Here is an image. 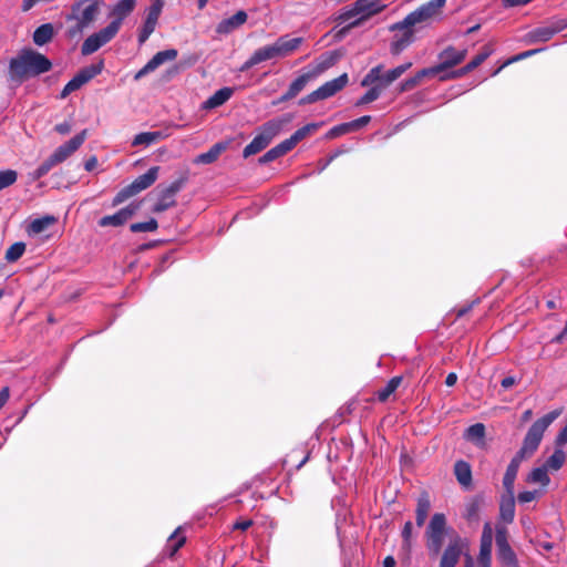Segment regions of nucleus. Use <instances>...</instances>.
<instances>
[{
    "label": "nucleus",
    "instance_id": "f257e3e1",
    "mask_svg": "<svg viewBox=\"0 0 567 567\" xmlns=\"http://www.w3.org/2000/svg\"><path fill=\"white\" fill-rule=\"evenodd\" d=\"M424 538L430 556L436 557L442 551L439 567H455L467 548L466 540L447 525L443 513L433 514L426 526Z\"/></svg>",
    "mask_w": 567,
    "mask_h": 567
},
{
    "label": "nucleus",
    "instance_id": "f03ea898",
    "mask_svg": "<svg viewBox=\"0 0 567 567\" xmlns=\"http://www.w3.org/2000/svg\"><path fill=\"white\" fill-rule=\"evenodd\" d=\"M561 410H554L544 416L536 420L530 427L528 429L520 449L516 452V454L511 460L506 472L507 474L517 476L518 468L520 463L530 457L538 449L545 431L549 427V425L560 415Z\"/></svg>",
    "mask_w": 567,
    "mask_h": 567
},
{
    "label": "nucleus",
    "instance_id": "7ed1b4c3",
    "mask_svg": "<svg viewBox=\"0 0 567 567\" xmlns=\"http://www.w3.org/2000/svg\"><path fill=\"white\" fill-rule=\"evenodd\" d=\"M35 72V52L31 49H23L11 59L9 64V80L12 84L19 85Z\"/></svg>",
    "mask_w": 567,
    "mask_h": 567
},
{
    "label": "nucleus",
    "instance_id": "20e7f679",
    "mask_svg": "<svg viewBox=\"0 0 567 567\" xmlns=\"http://www.w3.org/2000/svg\"><path fill=\"white\" fill-rule=\"evenodd\" d=\"M159 167L153 166L146 173L136 177L131 184L123 187L113 198L112 206L116 207L126 199L135 196L136 194L143 192L151 187L158 177Z\"/></svg>",
    "mask_w": 567,
    "mask_h": 567
},
{
    "label": "nucleus",
    "instance_id": "39448f33",
    "mask_svg": "<svg viewBox=\"0 0 567 567\" xmlns=\"http://www.w3.org/2000/svg\"><path fill=\"white\" fill-rule=\"evenodd\" d=\"M567 28V19L553 17L524 35L526 44L545 43Z\"/></svg>",
    "mask_w": 567,
    "mask_h": 567
},
{
    "label": "nucleus",
    "instance_id": "423d86ee",
    "mask_svg": "<svg viewBox=\"0 0 567 567\" xmlns=\"http://www.w3.org/2000/svg\"><path fill=\"white\" fill-rule=\"evenodd\" d=\"M446 0H430L405 17V25L430 24L442 16Z\"/></svg>",
    "mask_w": 567,
    "mask_h": 567
},
{
    "label": "nucleus",
    "instance_id": "0eeeda50",
    "mask_svg": "<svg viewBox=\"0 0 567 567\" xmlns=\"http://www.w3.org/2000/svg\"><path fill=\"white\" fill-rule=\"evenodd\" d=\"M282 127V122L278 120H271L266 122L261 126V131L259 134H257L252 141L246 145V147L243 151L244 158H248L251 155H255L262 150H265L272 138L279 134L280 130Z\"/></svg>",
    "mask_w": 567,
    "mask_h": 567
},
{
    "label": "nucleus",
    "instance_id": "6e6552de",
    "mask_svg": "<svg viewBox=\"0 0 567 567\" xmlns=\"http://www.w3.org/2000/svg\"><path fill=\"white\" fill-rule=\"evenodd\" d=\"M412 66V62H406L404 64L398 65L396 68L389 70L384 74H382L383 65L378 64L373 66L362 79L361 85L368 86L374 83H379L381 87L384 90L389 85H391L394 81H396L403 73H405Z\"/></svg>",
    "mask_w": 567,
    "mask_h": 567
},
{
    "label": "nucleus",
    "instance_id": "1a4fd4ad",
    "mask_svg": "<svg viewBox=\"0 0 567 567\" xmlns=\"http://www.w3.org/2000/svg\"><path fill=\"white\" fill-rule=\"evenodd\" d=\"M391 32H396L390 43V53L399 55L415 41V30L413 25H405V18L389 27Z\"/></svg>",
    "mask_w": 567,
    "mask_h": 567
},
{
    "label": "nucleus",
    "instance_id": "9d476101",
    "mask_svg": "<svg viewBox=\"0 0 567 567\" xmlns=\"http://www.w3.org/2000/svg\"><path fill=\"white\" fill-rule=\"evenodd\" d=\"M349 78L347 73L339 75L338 78L330 80L322 84L317 90L305 95L299 100L300 105L311 104L317 101L326 100L333 96L336 93L341 91L348 84Z\"/></svg>",
    "mask_w": 567,
    "mask_h": 567
},
{
    "label": "nucleus",
    "instance_id": "9b49d317",
    "mask_svg": "<svg viewBox=\"0 0 567 567\" xmlns=\"http://www.w3.org/2000/svg\"><path fill=\"white\" fill-rule=\"evenodd\" d=\"M100 13V2L97 0H80L72 4L71 13L66 16V21H79L82 25L89 27L93 23Z\"/></svg>",
    "mask_w": 567,
    "mask_h": 567
},
{
    "label": "nucleus",
    "instance_id": "f8f14e48",
    "mask_svg": "<svg viewBox=\"0 0 567 567\" xmlns=\"http://www.w3.org/2000/svg\"><path fill=\"white\" fill-rule=\"evenodd\" d=\"M495 540L498 560L506 567H517L518 561L516 554L508 543V533L506 527L496 528Z\"/></svg>",
    "mask_w": 567,
    "mask_h": 567
},
{
    "label": "nucleus",
    "instance_id": "ddd939ff",
    "mask_svg": "<svg viewBox=\"0 0 567 567\" xmlns=\"http://www.w3.org/2000/svg\"><path fill=\"white\" fill-rule=\"evenodd\" d=\"M116 34L117 32L115 31V24L106 25L99 32L91 34L84 40L81 47V53L83 55H90L96 52L100 48L110 42Z\"/></svg>",
    "mask_w": 567,
    "mask_h": 567
},
{
    "label": "nucleus",
    "instance_id": "4468645a",
    "mask_svg": "<svg viewBox=\"0 0 567 567\" xmlns=\"http://www.w3.org/2000/svg\"><path fill=\"white\" fill-rule=\"evenodd\" d=\"M62 235L58 218L53 215H45L38 218V245L52 239H58Z\"/></svg>",
    "mask_w": 567,
    "mask_h": 567
},
{
    "label": "nucleus",
    "instance_id": "2eb2a0df",
    "mask_svg": "<svg viewBox=\"0 0 567 567\" xmlns=\"http://www.w3.org/2000/svg\"><path fill=\"white\" fill-rule=\"evenodd\" d=\"M355 2L357 11H360L362 16L340 30V34H344L350 29L359 27L363 21L368 20L374 14L382 12L385 8L384 4H380L379 0H357Z\"/></svg>",
    "mask_w": 567,
    "mask_h": 567
},
{
    "label": "nucleus",
    "instance_id": "dca6fc26",
    "mask_svg": "<svg viewBox=\"0 0 567 567\" xmlns=\"http://www.w3.org/2000/svg\"><path fill=\"white\" fill-rule=\"evenodd\" d=\"M467 54L466 49L457 50L453 45L446 47L443 51H441L437 55L439 59V68L444 73L449 69H452L458 64H461Z\"/></svg>",
    "mask_w": 567,
    "mask_h": 567
},
{
    "label": "nucleus",
    "instance_id": "f3484780",
    "mask_svg": "<svg viewBox=\"0 0 567 567\" xmlns=\"http://www.w3.org/2000/svg\"><path fill=\"white\" fill-rule=\"evenodd\" d=\"M178 55V52L176 49H167L164 51L157 52L141 70H138L135 75L134 80L138 81L148 73L155 71L158 66H161L163 63L167 61H174Z\"/></svg>",
    "mask_w": 567,
    "mask_h": 567
},
{
    "label": "nucleus",
    "instance_id": "a211bd4d",
    "mask_svg": "<svg viewBox=\"0 0 567 567\" xmlns=\"http://www.w3.org/2000/svg\"><path fill=\"white\" fill-rule=\"evenodd\" d=\"M87 137V130H82L79 134L73 136L70 141L60 145L54 151V159L60 161V163L64 162L68 157H70L74 152H76L84 141Z\"/></svg>",
    "mask_w": 567,
    "mask_h": 567
},
{
    "label": "nucleus",
    "instance_id": "6ab92c4d",
    "mask_svg": "<svg viewBox=\"0 0 567 567\" xmlns=\"http://www.w3.org/2000/svg\"><path fill=\"white\" fill-rule=\"evenodd\" d=\"M136 210H137V206L131 204V205H128V206L117 210L113 215L103 216L99 220V225L101 227H109V226L118 227V226H123L124 224L127 223V220H130L134 216Z\"/></svg>",
    "mask_w": 567,
    "mask_h": 567
},
{
    "label": "nucleus",
    "instance_id": "aec40b11",
    "mask_svg": "<svg viewBox=\"0 0 567 567\" xmlns=\"http://www.w3.org/2000/svg\"><path fill=\"white\" fill-rule=\"evenodd\" d=\"M493 543V530L489 523H485L483 527L478 563L481 567H491V554Z\"/></svg>",
    "mask_w": 567,
    "mask_h": 567
},
{
    "label": "nucleus",
    "instance_id": "412c9836",
    "mask_svg": "<svg viewBox=\"0 0 567 567\" xmlns=\"http://www.w3.org/2000/svg\"><path fill=\"white\" fill-rule=\"evenodd\" d=\"M135 6V0H118L111 11L114 19L109 25L115 24V31L118 32L123 20L134 11Z\"/></svg>",
    "mask_w": 567,
    "mask_h": 567
},
{
    "label": "nucleus",
    "instance_id": "4be33fe9",
    "mask_svg": "<svg viewBox=\"0 0 567 567\" xmlns=\"http://www.w3.org/2000/svg\"><path fill=\"white\" fill-rule=\"evenodd\" d=\"M454 475L463 489L470 491L473 487L472 467L468 462L458 460L454 464Z\"/></svg>",
    "mask_w": 567,
    "mask_h": 567
},
{
    "label": "nucleus",
    "instance_id": "5701e85b",
    "mask_svg": "<svg viewBox=\"0 0 567 567\" xmlns=\"http://www.w3.org/2000/svg\"><path fill=\"white\" fill-rule=\"evenodd\" d=\"M248 19L246 11L239 10L230 18L221 20L216 28L217 33L227 34L243 25Z\"/></svg>",
    "mask_w": 567,
    "mask_h": 567
},
{
    "label": "nucleus",
    "instance_id": "b1692460",
    "mask_svg": "<svg viewBox=\"0 0 567 567\" xmlns=\"http://www.w3.org/2000/svg\"><path fill=\"white\" fill-rule=\"evenodd\" d=\"M302 41V38H289L288 35L278 38L277 41L272 44L276 56H286L290 54L299 48Z\"/></svg>",
    "mask_w": 567,
    "mask_h": 567
},
{
    "label": "nucleus",
    "instance_id": "393cba45",
    "mask_svg": "<svg viewBox=\"0 0 567 567\" xmlns=\"http://www.w3.org/2000/svg\"><path fill=\"white\" fill-rule=\"evenodd\" d=\"M315 76L313 73H305L299 75L290 85L288 91L282 94L274 104L282 103L296 97L307 85V83Z\"/></svg>",
    "mask_w": 567,
    "mask_h": 567
},
{
    "label": "nucleus",
    "instance_id": "a878e982",
    "mask_svg": "<svg viewBox=\"0 0 567 567\" xmlns=\"http://www.w3.org/2000/svg\"><path fill=\"white\" fill-rule=\"evenodd\" d=\"M228 142H218L214 144L207 152L199 154L194 159L196 164H212L218 159L220 154L228 148Z\"/></svg>",
    "mask_w": 567,
    "mask_h": 567
},
{
    "label": "nucleus",
    "instance_id": "bb28decb",
    "mask_svg": "<svg viewBox=\"0 0 567 567\" xmlns=\"http://www.w3.org/2000/svg\"><path fill=\"white\" fill-rule=\"evenodd\" d=\"M233 93L234 89L227 86L217 90L204 102L203 109L213 110L225 104L231 97Z\"/></svg>",
    "mask_w": 567,
    "mask_h": 567
},
{
    "label": "nucleus",
    "instance_id": "cd10ccee",
    "mask_svg": "<svg viewBox=\"0 0 567 567\" xmlns=\"http://www.w3.org/2000/svg\"><path fill=\"white\" fill-rule=\"evenodd\" d=\"M486 427L483 423H475L464 432V439L478 447L485 445Z\"/></svg>",
    "mask_w": 567,
    "mask_h": 567
},
{
    "label": "nucleus",
    "instance_id": "c85d7f7f",
    "mask_svg": "<svg viewBox=\"0 0 567 567\" xmlns=\"http://www.w3.org/2000/svg\"><path fill=\"white\" fill-rule=\"evenodd\" d=\"M291 150H292V147L290 146L288 141L285 140L282 142H280L278 145H276L275 147L267 151L262 156H260L258 158V163L260 165L268 164V163L286 155Z\"/></svg>",
    "mask_w": 567,
    "mask_h": 567
},
{
    "label": "nucleus",
    "instance_id": "c756f323",
    "mask_svg": "<svg viewBox=\"0 0 567 567\" xmlns=\"http://www.w3.org/2000/svg\"><path fill=\"white\" fill-rule=\"evenodd\" d=\"M157 190V202L153 206L152 212L159 214L167 210L171 207L176 206V199L173 197L163 186H158Z\"/></svg>",
    "mask_w": 567,
    "mask_h": 567
},
{
    "label": "nucleus",
    "instance_id": "7c9ffc66",
    "mask_svg": "<svg viewBox=\"0 0 567 567\" xmlns=\"http://www.w3.org/2000/svg\"><path fill=\"white\" fill-rule=\"evenodd\" d=\"M431 509V502L427 493H422L416 501L415 522L419 527H422L429 516Z\"/></svg>",
    "mask_w": 567,
    "mask_h": 567
},
{
    "label": "nucleus",
    "instance_id": "2f4dec72",
    "mask_svg": "<svg viewBox=\"0 0 567 567\" xmlns=\"http://www.w3.org/2000/svg\"><path fill=\"white\" fill-rule=\"evenodd\" d=\"M483 502L484 497L482 495L473 496L465 505L463 517L470 523H477Z\"/></svg>",
    "mask_w": 567,
    "mask_h": 567
},
{
    "label": "nucleus",
    "instance_id": "473e14b6",
    "mask_svg": "<svg viewBox=\"0 0 567 567\" xmlns=\"http://www.w3.org/2000/svg\"><path fill=\"white\" fill-rule=\"evenodd\" d=\"M499 516L505 523H512L515 517V497L514 494H506L502 497L499 504Z\"/></svg>",
    "mask_w": 567,
    "mask_h": 567
},
{
    "label": "nucleus",
    "instance_id": "72a5a7b5",
    "mask_svg": "<svg viewBox=\"0 0 567 567\" xmlns=\"http://www.w3.org/2000/svg\"><path fill=\"white\" fill-rule=\"evenodd\" d=\"M167 137V134H165L162 131H153V132H143L137 135H135L132 145L138 146V145H151L153 143L159 142Z\"/></svg>",
    "mask_w": 567,
    "mask_h": 567
},
{
    "label": "nucleus",
    "instance_id": "f704fd0d",
    "mask_svg": "<svg viewBox=\"0 0 567 567\" xmlns=\"http://www.w3.org/2000/svg\"><path fill=\"white\" fill-rule=\"evenodd\" d=\"M103 69V61H100L96 64H91L89 66H85L81 69L74 76L78 79L80 84L83 86L89 81H91L93 78H95L97 74L102 72Z\"/></svg>",
    "mask_w": 567,
    "mask_h": 567
},
{
    "label": "nucleus",
    "instance_id": "c9c22d12",
    "mask_svg": "<svg viewBox=\"0 0 567 567\" xmlns=\"http://www.w3.org/2000/svg\"><path fill=\"white\" fill-rule=\"evenodd\" d=\"M320 127L318 123H309L300 128H298L289 138H286L292 148L306 138L308 135L315 133Z\"/></svg>",
    "mask_w": 567,
    "mask_h": 567
},
{
    "label": "nucleus",
    "instance_id": "e433bc0d",
    "mask_svg": "<svg viewBox=\"0 0 567 567\" xmlns=\"http://www.w3.org/2000/svg\"><path fill=\"white\" fill-rule=\"evenodd\" d=\"M403 378L401 375L393 377L388 381L385 386L377 392L378 400L385 402L391 394L401 385Z\"/></svg>",
    "mask_w": 567,
    "mask_h": 567
},
{
    "label": "nucleus",
    "instance_id": "4c0bfd02",
    "mask_svg": "<svg viewBox=\"0 0 567 567\" xmlns=\"http://www.w3.org/2000/svg\"><path fill=\"white\" fill-rule=\"evenodd\" d=\"M565 461H566L565 452L560 447L557 446V449L547 458V461L544 465L547 467V470L549 468L553 471H558L563 467Z\"/></svg>",
    "mask_w": 567,
    "mask_h": 567
},
{
    "label": "nucleus",
    "instance_id": "58836bf2",
    "mask_svg": "<svg viewBox=\"0 0 567 567\" xmlns=\"http://www.w3.org/2000/svg\"><path fill=\"white\" fill-rule=\"evenodd\" d=\"M369 86L370 89L357 101V106L365 105L378 100L383 92V89L378 82Z\"/></svg>",
    "mask_w": 567,
    "mask_h": 567
},
{
    "label": "nucleus",
    "instance_id": "ea45409f",
    "mask_svg": "<svg viewBox=\"0 0 567 567\" xmlns=\"http://www.w3.org/2000/svg\"><path fill=\"white\" fill-rule=\"evenodd\" d=\"M527 481L529 483H538L540 484L542 486H547L550 482V478L547 474V467L545 465L540 466V467H536L534 468L528 477H527Z\"/></svg>",
    "mask_w": 567,
    "mask_h": 567
},
{
    "label": "nucleus",
    "instance_id": "a19ab883",
    "mask_svg": "<svg viewBox=\"0 0 567 567\" xmlns=\"http://www.w3.org/2000/svg\"><path fill=\"white\" fill-rule=\"evenodd\" d=\"M54 35V27L52 23H44L38 27V47L50 42Z\"/></svg>",
    "mask_w": 567,
    "mask_h": 567
},
{
    "label": "nucleus",
    "instance_id": "79ce46f5",
    "mask_svg": "<svg viewBox=\"0 0 567 567\" xmlns=\"http://www.w3.org/2000/svg\"><path fill=\"white\" fill-rule=\"evenodd\" d=\"M251 58L254 59L256 64H259L264 61H267V60H270V59H274L277 56H276L275 49H274L272 44H270V45H266V47H262V48H259L258 50H256L251 54Z\"/></svg>",
    "mask_w": 567,
    "mask_h": 567
},
{
    "label": "nucleus",
    "instance_id": "37998d69",
    "mask_svg": "<svg viewBox=\"0 0 567 567\" xmlns=\"http://www.w3.org/2000/svg\"><path fill=\"white\" fill-rule=\"evenodd\" d=\"M181 527L177 528L168 538L169 556H174L186 542V537L179 535Z\"/></svg>",
    "mask_w": 567,
    "mask_h": 567
},
{
    "label": "nucleus",
    "instance_id": "c03bdc74",
    "mask_svg": "<svg viewBox=\"0 0 567 567\" xmlns=\"http://www.w3.org/2000/svg\"><path fill=\"white\" fill-rule=\"evenodd\" d=\"M412 532H413V524L411 520L405 522L403 528H402V549L409 554L412 548Z\"/></svg>",
    "mask_w": 567,
    "mask_h": 567
},
{
    "label": "nucleus",
    "instance_id": "a18cd8bd",
    "mask_svg": "<svg viewBox=\"0 0 567 567\" xmlns=\"http://www.w3.org/2000/svg\"><path fill=\"white\" fill-rule=\"evenodd\" d=\"M158 228V223L155 218H151L147 221L131 224L130 230L132 233H146L155 231Z\"/></svg>",
    "mask_w": 567,
    "mask_h": 567
},
{
    "label": "nucleus",
    "instance_id": "49530a36",
    "mask_svg": "<svg viewBox=\"0 0 567 567\" xmlns=\"http://www.w3.org/2000/svg\"><path fill=\"white\" fill-rule=\"evenodd\" d=\"M188 182V172H184L181 174V176L175 179L173 183H171L168 186H165L164 188L173 196L175 197L177 193H179L186 183Z\"/></svg>",
    "mask_w": 567,
    "mask_h": 567
},
{
    "label": "nucleus",
    "instance_id": "de8ad7c7",
    "mask_svg": "<svg viewBox=\"0 0 567 567\" xmlns=\"http://www.w3.org/2000/svg\"><path fill=\"white\" fill-rule=\"evenodd\" d=\"M25 245L23 243H16L11 245L6 251V260L9 262L17 261L24 252Z\"/></svg>",
    "mask_w": 567,
    "mask_h": 567
},
{
    "label": "nucleus",
    "instance_id": "09e8293b",
    "mask_svg": "<svg viewBox=\"0 0 567 567\" xmlns=\"http://www.w3.org/2000/svg\"><path fill=\"white\" fill-rule=\"evenodd\" d=\"M157 22L145 19L143 27L138 33V43L143 44L147 41L150 35L154 32Z\"/></svg>",
    "mask_w": 567,
    "mask_h": 567
},
{
    "label": "nucleus",
    "instance_id": "8fccbe9b",
    "mask_svg": "<svg viewBox=\"0 0 567 567\" xmlns=\"http://www.w3.org/2000/svg\"><path fill=\"white\" fill-rule=\"evenodd\" d=\"M18 174L13 169H6L0 172V190L11 186L16 183Z\"/></svg>",
    "mask_w": 567,
    "mask_h": 567
},
{
    "label": "nucleus",
    "instance_id": "3c124183",
    "mask_svg": "<svg viewBox=\"0 0 567 567\" xmlns=\"http://www.w3.org/2000/svg\"><path fill=\"white\" fill-rule=\"evenodd\" d=\"M164 6V0H154L147 9L146 19L157 22Z\"/></svg>",
    "mask_w": 567,
    "mask_h": 567
},
{
    "label": "nucleus",
    "instance_id": "603ef678",
    "mask_svg": "<svg viewBox=\"0 0 567 567\" xmlns=\"http://www.w3.org/2000/svg\"><path fill=\"white\" fill-rule=\"evenodd\" d=\"M350 122L348 123H342V124H339V125H336L333 126L328 133H327V137L328 138H334V137H338V136H341V135H344L347 133H350L352 132V128L350 126Z\"/></svg>",
    "mask_w": 567,
    "mask_h": 567
},
{
    "label": "nucleus",
    "instance_id": "864d4df0",
    "mask_svg": "<svg viewBox=\"0 0 567 567\" xmlns=\"http://www.w3.org/2000/svg\"><path fill=\"white\" fill-rule=\"evenodd\" d=\"M473 70H474V68L470 63H467L466 65H464L463 68H461L457 71H452L450 73L442 74L440 76V80L444 81V80H450V79H457L460 76L467 74L468 72H471Z\"/></svg>",
    "mask_w": 567,
    "mask_h": 567
},
{
    "label": "nucleus",
    "instance_id": "5fc2aeb1",
    "mask_svg": "<svg viewBox=\"0 0 567 567\" xmlns=\"http://www.w3.org/2000/svg\"><path fill=\"white\" fill-rule=\"evenodd\" d=\"M60 164L54 159V153L38 167V178L45 175L53 166Z\"/></svg>",
    "mask_w": 567,
    "mask_h": 567
},
{
    "label": "nucleus",
    "instance_id": "6e6d98bb",
    "mask_svg": "<svg viewBox=\"0 0 567 567\" xmlns=\"http://www.w3.org/2000/svg\"><path fill=\"white\" fill-rule=\"evenodd\" d=\"M82 85L78 81L75 76H73L63 87L62 92L60 93V99H65L70 93L79 90Z\"/></svg>",
    "mask_w": 567,
    "mask_h": 567
},
{
    "label": "nucleus",
    "instance_id": "4d7b16f0",
    "mask_svg": "<svg viewBox=\"0 0 567 567\" xmlns=\"http://www.w3.org/2000/svg\"><path fill=\"white\" fill-rule=\"evenodd\" d=\"M82 85L78 81L75 76H73L63 87L62 92L60 93V99H65L70 93L79 90Z\"/></svg>",
    "mask_w": 567,
    "mask_h": 567
},
{
    "label": "nucleus",
    "instance_id": "13d9d810",
    "mask_svg": "<svg viewBox=\"0 0 567 567\" xmlns=\"http://www.w3.org/2000/svg\"><path fill=\"white\" fill-rule=\"evenodd\" d=\"M437 74H442V71L440 70L439 65H433V66H430V68H424L420 71L416 72V75L417 78L420 79V81L422 82L423 79L425 78H433Z\"/></svg>",
    "mask_w": 567,
    "mask_h": 567
},
{
    "label": "nucleus",
    "instance_id": "bf43d9fd",
    "mask_svg": "<svg viewBox=\"0 0 567 567\" xmlns=\"http://www.w3.org/2000/svg\"><path fill=\"white\" fill-rule=\"evenodd\" d=\"M85 28H87V27L82 25V23L79 21H75V24L68 29L66 37L71 40L80 38Z\"/></svg>",
    "mask_w": 567,
    "mask_h": 567
},
{
    "label": "nucleus",
    "instance_id": "052dcab7",
    "mask_svg": "<svg viewBox=\"0 0 567 567\" xmlns=\"http://www.w3.org/2000/svg\"><path fill=\"white\" fill-rule=\"evenodd\" d=\"M421 83L420 79L415 74L400 83V92L411 91Z\"/></svg>",
    "mask_w": 567,
    "mask_h": 567
},
{
    "label": "nucleus",
    "instance_id": "680f3d73",
    "mask_svg": "<svg viewBox=\"0 0 567 567\" xmlns=\"http://www.w3.org/2000/svg\"><path fill=\"white\" fill-rule=\"evenodd\" d=\"M51 66V61L45 55L38 52V74L48 72Z\"/></svg>",
    "mask_w": 567,
    "mask_h": 567
},
{
    "label": "nucleus",
    "instance_id": "e2e57ef3",
    "mask_svg": "<svg viewBox=\"0 0 567 567\" xmlns=\"http://www.w3.org/2000/svg\"><path fill=\"white\" fill-rule=\"evenodd\" d=\"M357 14H360V11H357V2H354L351 9L341 12L336 20L339 21L340 23L346 22L351 18L355 17Z\"/></svg>",
    "mask_w": 567,
    "mask_h": 567
},
{
    "label": "nucleus",
    "instance_id": "0e129e2a",
    "mask_svg": "<svg viewBox=\"0 0 567 567\" xmlns=\"http://www.w3.org/2000/svg\"><path fill=\"white\" fill-rule=\"evenodd\" d=\"M370 121H371V116L370 115H363V116H361V117H359L357 120L351 121L350 122V124H351L350 126L352 128V132L358 131L361 127L368 125L370 123Z\"/></svg>",
    "mask_w": 567,
    "mask_h": 567
},
{
    "label": "nucleus",
    "instance_id": "69168bd1",
    "mask_svg": "<svg viewBox=\"0 0 567 567\" xmlns=\"http://www.w3.org/2000/svg\"><path fill=\"white\" fill-rule=\"evenodd\" d=\"M516 476L505 473L503 477V486L506 491V494H514V483Z\"/></svg>",
    "mask_w": 567,
    "mask_h": 567
},
{
    "label": "nucleus",
    "instance_id": "338daca9",
    "mask_svg": "<svg viewBox=\"0 0 567 567\" xmlns=\"http://www.w3.org/2000/svg\"><path fill=\"white\" fill-rule=\"evenodd\" d=\"M537 497V491H524L517 495L520 504L533 502Z\"/></svg>",
    "mask_w": 567,
    "mask_h": 567
},
{
    "label": "nucleus",
    "instance_id": "774afa93",
    "mask_svg": "<svg viewBox=\"0 0 567 567\" xmlns=\"http://www.w3.org/2000/svg\"><path fill=\"white\" fill-rule=\"evenodd\" d=\"M567 443V423L566 425L559 431L555 439V444L558 447H561Z\"/></svg>",
    "mask_w": 567,
    "mask_h": 567
}]
</instances>
